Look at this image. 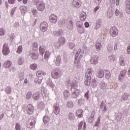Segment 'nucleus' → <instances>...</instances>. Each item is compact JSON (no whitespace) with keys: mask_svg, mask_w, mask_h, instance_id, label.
<instances>
[{"mask_svg":"<svg viewBox=\"0 0 130 130\" xmlns=\"http://www.w3.org/2000/svg\"><path fill=\"white\" fill-rule=\"evenodd\" d=\"M35 123H36V121L34 117H30L26 122V126L28 128H33Z\"/></svg>","mask_w":130,"mask_h":130,"instance_id":"nucleus-1","label":"nucleus"},{"mask_svg":"<svg viewBox=\"0 0 130 130\" xmlns=\"http://www.w3.org/2000/svg\"><path fill=\"white\" fill-rule=\"evenodd\" d=\"M11 51L10 50V48H9V44L7 43H4L3 47L2 53L3 55L5 56H7V55H9Z\"/></svg>","mask_w":130,"mask_h":130,"instance_id":"nucleus-2","label":"nucleus"},{"mask_svg":"<svg viewBox=\"0 0 130 130\" xmlns=\"http://www.w3.org/2000/svg\"><path fill=\"white\" fill-rule=\"evenodd\" d=\"M36 7L38 11L42 12L44 10H45V3L41 1H37L36 2Z\"/></svg>","mask_w":130,"mask_h":130,"instance_id":"nucleus-3","label":"nucleus"},{"mask_svg":"<svg viewBox=\"0 0 130 130\" xmlns=\"http://www.w3.org/2000/svg\"><path fill=\"white\" fill-rule=\"evenodd\" d=\"M43 120L45 124L48 125V126H51V124H52V120L48 116H45L43 118Z\"/></svg>","mask_w":130,"mask_h":130,"instance_id":"nucleus-4","label":"nucleus"},{"mask_svg":"<svg viewBox=\"0 0 130 130\" xmlns=\"http://www.w3.org/2000/svg\"><path fill=\"white\" fill-rule=\"evenodd\" d=\"M48 27V23L45 21H43L40 23V29L42 32H45L47 31Z\"/></svg>","mask_w":130,"mask_h":130,"instance_id":"nucleus-5","label":"nucleus"},{"mask_svg":"<svg viewBox=\"0 0 130 130\" xmlns=\"http://www.w3.org/2000/svg\"><path fill=\"white\" fill-rule=\"evenodd\" d=\"M117 34H118V30H117V28L116 27H112L110 29V35L112 36V37H115L117 36Z\"/></svg>","mask_w":130,"mask_h":130,"instance_id":"nucleus-6","label":"nucleus"},{"mask_svg":"<svg viewBox=\"0 0 130 130\" xmlns=\"http://www.w3.org/2000/svg\"><path fill=\"white\" fill-rule=\"evenodd\" d=\"M53 110L55 115H58L59 114V112L60 111V108H59V105H58V104L56 103L54 105L53 107Z\"/></svg>","mask_w":130,"mask_h":130,"instance_id":"nucleus-7","label":"nucleus"},{"mask_svg":"<svg viewBox=\"0 0 130 130\" xmlns=\"http://www.w3.org/2000/svg\"><path fill=\"white\" fill-rule=\"evenodd\" d=\"M82 3L80 0H73L72 2V6L74 8L79 9L81 7Z\"/></svg>","mask_w":130,"mask_h":130,"instance_id":"nucleus-8","label":"nucleus"},{"mask_svg":"<svg viewBox=\"0 0 130 130\" xmlns=\"http://www.w3.org/2000/svg\"><path fill=\"white\" fill-rule=\"evenodd\" d=\"M81 49H79L78 50V52H77L76 53V56L75 58V63H76L77 66L80 65V62L81 61V58H82V57H81L78 58V56L79 55V54H80V52H81Z\"/></svg>","mask_w":130,"mask_h":130,"instance_id":"nucleus-9","label":"nucleus"},{"mask_svg":"<svg viewBox=\"0 0 130 130\" xmlns=\"http://www.w3.org/2000/svg\"><path fill=\"white\" fill-rule=\"evenodd\" d=\"M49 21L51 23H53V24H55L57 22V16L55 14H51L49 18Z\"/></svg>","mask_w":130,"mask_h":130,"instance_id":"nucleus-10","label":"nucleus"},{"mask_svg":"<svg viewBox=\"0 0 130 130\" xmlns=\"http://www.w3.org/2000/svg\"><path fill=\"white\" fill-rule=\"evenodd\" d=\"M99 60V56L97 55L93 56L90 59V63L91 64H97Z\"/></svg>","mask_w":130,"mask_h":130,"instance_id":"nucleus-11","label":"nucleus"},{"mask_svg":"<svg viewBox=\"0 0 130 130\" xmlns=\"http://www.w3.org/2000/svg\"><path fill=\"white\" fill-rule=\"evenodd\" d=\"M27 114L29 115L32 114L33 113V111H34V108L33 106L31 104H29L27 106Z\"/></svg>","mask_w":130,"mask_h":130,"instance_id":"nucleus-12","label":"nucleus"},{"mask_svg":"<svg viewBox=\"0 0 130 130\" xmlns=\"http://www.w3.org/2000/svg\"><path fill=\"white\" fill-rule=\"evenodd\" d=\"M125 11L127 14L130 15V0H126L125 2Z\"/></svg>","mask_w":130,"mask_h":130,"instance_id":"nucleus-13","label":"nucleus"},{"mask_svg":"<svg viewBox=\"0 0 130 130\" xmlns=\"http://www.w3.org/2000/svg\"><path fill=\"white\" fill-rule=\"evenodd\" d=\"M51 76L53 79H57V78L59 77V74L58 73V71L56 70H53L51 73Z\"/></svg>","mask_w":130,"mask_h":130,"instance_id":"nucleus-14","label":"nucleus"},{"mask_svg":"<svg viewBox=\"0 0 130 130\" xmlns=\"http://www.w3.org/2000/svg\"><path fill=\"white\" fill-rule=\"evenodd\" d=\"M58 43H59L58 46H61L64 45L66 43V39L63 37H60L58 39Z\"/></svg>","mask_w":130,"mask_h":130,"instance_id":"nucleus-15","label":"nucleus"},{"mask_svg":"<svg viewBox=\"0 0 130 130\" xmlns=\"http://www.w3.org/2000/svg\"><path fill=\"white\" fill-rule=\"evenodd\" d=\"M94 116H95V110H93L91 112L90 117L88 118V122H89V123H92V122H93L94 120Z\"/></svg>","mask_w":130,"mask_h":130,"instance_id":"nucleus-16","label":"nucleus"},{"mask_svg":"<svg viewBox=\"0 0 130 130\" xmlns=\"http://www.w3.org/2000/svg\"><path fill=\"white\" fill-rule=\"evenodd\" d=\"M96 76L98 78H103L104 77V71L102 69H100L96 73Z\"/></svg>","mask_w":130,"mask_h":130,"instance_id":"nucleus-17","label":"nucleus"},{"mask_svg":"<svg viewBox=\"0 0 130 130\" xmlns=\"http://www.w3.org/2000/svg\"><path fill=\"white\" fill-rule=\"evenodd\" d=\"M68 118L69 120H70V121H74L76 118V117L75 116V114L74 113L70 112L68 114Z\"/></svg>","mask_w":130,"mask_h":130,"instance_id":"nucleus-18","label":"nucleus"},{"mask_svg":"<svg viewBox=\"0 0 130 130\" xmlns=\"http://www.w3.org/2000/svg\"><path fill=\"white\" fill-rule=\"evenodd\" d=\"M82 127L83 130L86 129V123L84 122L81 121L80 122L78 125V130L82 129Z\"/></svg>","mask_w":130,"mask_h":130,"instance_id":"nucleus-19","label":"nucleus"},{"mask_svg":"<svg viewBox=\"0 0 130 130\" xmlns=\"http://www.w3.org/2000/svg\"><path fill=\"white\" fill-rule=\"evenodd\" d=\"M38 108L43 110L45 108V105L43 102H39L38 104Z\"/></svg>","mask_w":130,"mask_h":130,"instance_id":"nucleus-20","label":"nucleus"},{"mask_svg":"<svg viewBox=\"0 0 130 130\" xmlns=\"http://www.w3.org/2000/svg\"><path fill=\"white\" fill-rule=\"evenodd\" d=\"M91 79H92V77H86L84 81V84L86 86H90L91 85Z\"/></svg>","mask_w":130,"mask_h":130,"instance_id":"nucleus-21","label":"nucleus"},{"mask_svg":"<svg viewBox=\"0 0 130 130\" xmlns=\"http://www.w3.org/2000/svg\"><path fill=\"white\" fill-rule=\"evenodd\" d=\"M45 46H40L39 48L40 54H41V55H43L44 54V52H45Z\"/></svg>","mask_w":130,"mask_h":130,"instance_id":"nucleus-22","label":"nucleus"},{"mask_svg":"<svg viewBox=\"0 0 130 130\" xmlns=\"http://www.w3.org/2000/svg\"><path fill=\"white\" fill-rule=\"evenodd\" d=\"M78 31L80 34H83V33H85V29L81 25H78Z\"/></svg>","mask_w":130,"mask_h":130,"instance_id":"nucleus-23","label":"nucleus"},{"mask_svg":"<svg viewBox=\"0 0 130 130\" xmlns=\"http://www.w3.org/2000/svg\"><path fill=\"white\" fill-rule=\"evenodd\" d=\"M20 10L22 14H25V13L27 12V10H28V8L26 6H22L20 7Z\"/></svg>","mask_w":130,"mask_h":130,"instance_id":"nucleus-24","label":"nucleus"},{"mask_svg":"<svg viewBox=\"0 0 130 130\" xmlns=\"http://www.w3.org/2000/svg\"><path fill=\"white\" fill-rule=\"evenodd\" d=\"M61 62V57H60V56H58L56 58L55 64H56V66H59L60 65Z\"/></svg>","mask_w":130,"mask_h":130,"instance_id":"nucleus-25","label":"nucleus"},{"mask_svg":"<svg viewBox=\"0 0 130 130\" xmlns=\"http://www.w3.org/2000/svg\"><path fill=\"white\" fill-rule=\"evenodd\" d=\"M76 116H78L79 118L83 117V110L79 109L76 112Z\"/></svg>","mask_w":130,"mask_h":130,"instance_id":"nucleus-26","label":"nucleus"},{"mask_svg":"<svg viewBox=\"0 0 130 130\" xmlns=\"http://www.w3.org/2000/svg\"><path fill=\"white\" fill-rule=\"evenodd\" d=\"M32 49L34 51H37L38 50V44L37 42H34L32 43Z\"/></svg>","mask_w":130,"mask_h":130,"instance_id":"nucleus-27","label":"nucleus"},{"mask_svg":"<svg viewBox=\"0 0 130 130\" xmlns=\"http://www.w3.org/2000/svg\"><path fill=\"white\" fill-rule=\"evenodd\" d=\"M91 76H92V70L88 69L85 74V77L86 78H91Z\"/></svg>","mask_w":130,"mask_h":130,"instance_id":"nucleus-28","label":"nucleus"},{"mask_svg":"<svg viewBox=\"0 0 130 130\" xmlns=\"http://www.w3.org/2000/svg\"><path fill=\"white\" fill-rule=\"evenodd\" d=\"M102 47V45L100 43H96L95 44V49L96 51H100Z\"/></svg>","mask_w":130,"mask_h":130,"instance_id":"nucleus-29","label":"nucleus"},{"mask_svg":"<svg viewBox=\"0 0 130 130\" xmlns=\"http://www.w3.org/2000/svg\"><path fill=\"white\" fill-rule=\"evenodd\" d=\"M96 29H98L99 28H100V26H101L102 24V20L101 19H98L96 21Z\"/></svg>","mask_w":130,"mask_h":130,"instance_id":"nucleus-30","label":"nucleus"},{"mask_svg":"<svg viewBox=\"0 0 130 130\" xmlns=\"http://www.w3.org/2000/svg\"><path fill=\"white\" fill-rule=\"evenodd\" d=\"M100 108L101 109H104V111H107V108H106V105H105V103H104V102L102 101L101 103Z\"/></svg>","mask_w":130,"mask_h":130,"instance_id":"nucleus-31","label":"nucleus"},{"mask_svg":"<svg viewBox=\"0 0 130 130\" xmlns=\"http://www.w3.org/2000/svg\"><path fill=\"white\" fill-rule=\"evenodd\" d=\"M31 57L32 58V59H37V58H38V52L36 51L35 53L31 54Z\"/></svg>","mask_w":130,"mask_h":130,"instance_id":"nucleus-32","label":"nucleus"},{"mask_svg":"<svg viewBox=\"0 0 130 130\" xmlns=\"http://www.w3.org/2000/svg\"><path fill=\"white\" fill-rule=\"evenodd\" d=\"M11 66H12V62L10 60H8L4 63V67L6 68V69L10 68Z\"/></svg>","mask_w":130,"mask_h":130,"instance_id":"nucleus-33","label":"nucleus"},{"mask_svg":"<svg viewBox=\"0 0 130 130\" xmlns=\"http://www.w3.org/2000/svg\"><path fill=\"white\" fill-rule=\"evenodd\" d=\"M23 52V47L22 45L19 46L17 48V50L16 51V53L18 54H21V53Z\"/></svg>","mask_w":130,"mask_h":130,"instance_id":"nucleus-34","label":"nucleus"},{"mask_svg":"<svg viewBox=\"0 0 130 130\" xmlns=\"http://www.w3.org/2000/svg\"><path fill=\"white\" fill-rule=\"evenodd\" d=\"M107 50H108V52H109L110 53H111V52H112V51H113V46H112V45L109 44L108 46Z\"/></svg>","mask_w":130,"mask_h":130,"instance_id":"nucleus-35","label":"nucleus"},{"mask_svg":"<svg viewBox=\"0 0 130 130\" xmlns=\"http://www.w3.org/2000/svg\"><path fill=\"white\" fill-rule=\"evenodd\" d=\"M118 80L120 82H125V81H126V78L124 77V76L119 75Z\"/></svg>","mask_w":130,"mask_h":130,"instance_id":"nucleus-36","label":"nucleus"},{"mask_svg":"<svg viewBox=\"0 0 130 130\" xmlns=\"http://www.w3.org/2000/svg\"><path fill=\"white\" fill-rule=\"evenodd\" d=\"M67 105L68 108H73L74 107V103L72 101H69Z\"/></svg>","mask_w":130,"mask_h":130,"instance_id":"nucleus-37","label":"nucleus"},{"mask_svg":"<svg viewBox=\"0 0 130 130\" xmlns=\"http://www.w3.org/2000/svg\"><path fill=\"white\" fill-rule=\"evenodd\" d=\"M108 60L111 62L114 61L115 60V56L114 55H112L109 56Z\"/></svg>","mask_w":130,"mask_h":130,"instance_id":"nucleus-38","label":"nucleus"},{"mask_svg":"<svg viewBox=\"0 0 130 130\" xmlns=\"http://www.w3.org/2000/svg\"><path fill=\"white\" fill-rule=\"evenodd\" d=\"M36 75L38 77H41V76H42V75H43L44 76H45V75H46V73H45L41 71H39L37 73Z\"/></svg>","mask_w":130,"mask_h":130,"instance_id":"nucleus-39","label":"nucleus"},{"mask_svg":"<svg viewBox=\"0 0 130 130\" xmlns=\"http://www.w3.org/2000/svg\"><path fill=\"white\" fill-rule=\"evenodd\" d=\"M120 66H125V60L124 58L122 57L120 58Z\"/></svg>","mask_w":130,"mask_h":130,"instance_id":"nucleus-40","label":"nucleus"},{"mask_svg":"<svg viewBox=\"0 0 130 130\" xmlns=\"http://www.w3.org/2000/svg\"><path fill=\"white\" fill-rule=\"evenodd\" d=\"M38 65L36 63L31 64L30 65V69L32 70V71H36V69H37Z\"/></svg>","mask_w":130,"mask_h":130,"instance_id":"nucleus-41","label":"nucleus"},{"mask_svg":"<svg viewBox=\"0 0 130 130\" xmlns=\"http://www.w3.org/2000/svg\"><path fill=\"white\" fill-rule=\"evenodd\" d=\"M15 129L22 130V128L21 127V124H20L19 123H17L15 125Z\"/></svg>","mask_w":130,"mask_h":130,"instance_id":"nucleus-42","label":"nucleus"},{"mask_svg":"<svg viewBox=\"0 0 130 130\" xmlns=\"http://www.w3.org/2000/svg\"><path fill=\"white\" fill-rule=\"evenodd\" d=\"M120 76H122V77H124L125 78V76L126 75V70H123L120 73Z\"/></svg>","mask_w":130,"mask_h":130,"instance_id":"nucleus-43","label":"nucleus"},{"mask_svg":"<svg viewBox=\"0 0 130 130\" xmlns=\"http://www.w3.org/2000/svg\"><path fill=\"white\" fill-rule=\"evenodd\" d=\"M6 93H7V94H10V93L12 92V88H11V87H7L6 89Z\"/></svg>","mask_w":130,"mask_h":130,"instance_id":"nucleus-44","label":"nucleus"},{"mask_svg":"<svg viewBox=\"0 0 130 130\" xmlns=\"http://www.w3.org/2000/svg\"><path fill=\"white\" fill-rule=\"evenodd\" d=\"M64 96L66 98L69 97L70 96V92L68 91V90H65L63 92Z\"/></svg>","mask_w":130,"mask_h":130,"instance_id":"nucleus-45","label":"nucleus"},{"mask_svg":"<svg viewBox=\"0 0 130 130\" xmlns=\"http://www.w3.org/2000/svg\"><path fill=\"white\" fill-rule=\"evenodd\" d=\"M86 15H84V14H81L80 19L81 21H84L85 20H86Z\"/></svg>","mask_w":130,"mask_h":130,"instance_id":"nucleus-46","label":"nucleus"},{"mask_svg":"<svg viewBox=\"0 0 130 130\" xmlns=\"http://www.w3.org/2000/svg\"><path fill=\"white\" fill-rule=\"evenodd\" d=\"M18 63L20 66H22L23 63H24V60L22 59V58H19L18 61Z\"/></svg>","mask_w":130,"mask_h":130,"instance_id":"nucleus-47","label":"nucleus"},{"mask_svg":"<svg viewBox=\"0 0 130 130\" xmlns=\"http://www.w3.org/2000/svg\"><path fill=\"white\" fill-rule=\"evenodd\" d=\"M100 124V118H98L96 121L95 123L94 126H99Z\"/></svg>","mask_w":130,"mask_h":130,"instance_id":"nucleus-48","label":"nucleus"},{"mask_svg":"<svg viewBox=\"0 0 130 130\" xmlns=\"http://www.w3.org/2000/svg\"><path fill=\"white\" fill-rule=\"evenodd\" d=\"M84 101H85V100H84L83 99H80L78 100L79 105H80V106L82 105V104H83V103H84Z\"/></svg>","mask_w":130,"mask_h":130,"instance_id":"nucleus-49","label":"nucleus"},{"mask_svg":"<svg viewBox=\"0 0 130 130\" xmlns=\"http://www.w3.org/2000/svg\"><path fill=\"white\" fill-rule=\"evenodd\" d=\"M5 35V30H4V28H0V36H3Z\"/></svg>","mask_w":130,"mask_h":130,"instance_id":"nucleus-50","label":"nucleus"},{"mask_svg":"<svg viewBox=\"0 0 130 130\" xmlns=\"http://www.w3.org/2000/svg\"><path fill=\"white\" fill-rule=\"evenodd\" d=\"M26 96V98H31V97H32V92H27Z\"/></svg>","mask_w":130,"mask_h":130,"instance_id":"nucleus-51","label":"nucleus"},{"mask_svg":"<svg viewBox=\"0 0 130 130\" xmlns=\"http://www.w3.org/2000/svg\"><path fill=\"white\" fill-rule=\"evenodd\" d=\"M116 119L118 121H120V120H121V114L120 115H117Z\"/></svg>","mask_w":130,"mask_h":130,"instance_id":"nucleus-52","label":"nucleus"},{"mask_svg":"<svg viewBox=\"0 0 130 130\" xmlns=\"http://www.w3.org/2000/svg\"><path fill=\"white\" fill-rule=\"evenodd\" d=\"M69 48H70V49H74V48H75L74 44L73 43H70L69 45Z\"/></svg>","mask_w":130,"mask_h":130,"instance_id":"nucleus-53","label":"nucleus"},{"mask_svg":"<svg viewBox=\"0 0 130 130\" xmlns=\"http://www.w3.org/2000/svg\"><path fill=\"white\" fill-rule=\"evenodd\" d=\"M53 35L54 36H56L57 37H58V36H59V35L58 34V31H54L53 32Z\"/></svg>","mask_w":130,"mask_h":130,"instance_id":"nucleus-54","label":"nucleus"},{"mask_svg":"<svg viewBox=\"0 0 130 130\" xmlns=\"http://www.w3.org/2000/svg\"><path fill=\"white\" fill-rule=\"evenodd\" d=\"M44 56L46 58H48V57H49V52L46 51Z\"/></svg>","mask_w":130,"mask_h":130,"instance_id":"nucleus-55","label":"nucleus"},{"mask_svg":"<svg viewBox=\"0 0 130 130\" xmlns=\"http://www.w3.org/2000/svg\"><path fill=\"white\" fill-rule=\"evenodd\" d=\"M58 32L59 34V36H61V35H62V34H63V30H62V29H59Z\"/></svg>","mask_w":130,"mask_h":130,"instance_id":"nucleus-56","label":"nucleus"},{"mask_svg":"<svg viewBox=\"0 0 130 130\" xmlns=\"http://www.w3.org/2000/svg\"><path fill=\"white\" fill-rule=\"evenodd\" d=\"M84 26L85 28H89V27H90V23H89L88 22H85L84 23Z\"/></svg>","mask_w":130,"mask_h":130,"instance_id":"nucleus-57","label":"nucleus"},{"mask_svg":"<svg viewBox=\"0 0 130 130\" xmlns=\"http://www.w3.org/2000/svg\"><path fill=\"white\" fill-rule=\"evenodd\" d=\"M119 14H120V13H119V10L116 9L115 11V15H116V16H119Z\"/></svg>","mask_w":130,"mask_h":130,"instance_id":"nucleus-58","label":"nucleus"},{"mask_svg":"<svg viewBox=\"0 0 130 130\" xmlns=\"http://www.w3.org/2000/svg\"><path fill=\"white\" fill-rule=\"evenodd\" d=\"M15 2H16V0H8L9 4H10L11 5H13Z\"/></svg>","mask_w":130,"mask_h":130,"instance_id":"nucleus-59","label":"nucleus"},{"mask_svg":"<svg viewBox=\"0 0 130 130\" xmlns=\"http://www.w3.org/2000/svg\"><path fill=\"white\" fill-rule=\"evenodd\" d=\"M75 95L76 96H77V97H78V96H79V95H80V92H79V90H76L75 91Z\"/></svg>","mask_w":130,"mask_h":130,"instance_id":"nucleus-60","label":"nucleus"},{"mask_svg":"<svg viewBox=\"0 0 130 130\" xmlns=\"http://www.w3.org/2000/svg\"><path fill=\"white\" fill-rule=\"evenodd\" d=\"M69 23L71 24V28L70 29L71 30H72V29H73V28L74 27V24H73V21H70Z\"/></svg>","mask_w":130,"mask_h":130,"instance_id":"nucleus-61","label":"nucleus"},{"mask_svg":"<svg viewBox=\"0 0 130 130\" xmlns=\"http://www.w3.org/2000/svg\"><path fill=\"white\" fill-rule=\"evenodd\" d=\"M89 97V91H88L85 94V98H88Z\"/></svg>","mask_w":130,"mask_h":130,"instance_id":"nucleus-62","label":"nucleus"},{"mask_svg":"<svg viewBox=\"0 0 130 130\" xmlns=\"http://www.w3.org/2000/svg\"><path fill=\"white\" fill-rule=\"evenodd\" d=\"M4 116H5V114L2 113L1 115H0V120H2L3 119V118H4Z\"/></svg>","mask_w":130,"mask_h":130,"instance_id":"nucleus-63","label":"nucleus"},{"mask_svg":"<svg viewBox=\"0 0 130 130\" xmlns=\"http://www.w3.org/2000/svg\"><path fill=\"white\" fill-rule=\"evenodd\" d=\"M32 13H33L34 15H36V14H37V13H38V11H37V10H32Z\"/></svg>","mask_w":130,"mask_h":130,"instance_id":"nucleus-64","label":"nucleus"}]
</instances>
